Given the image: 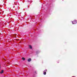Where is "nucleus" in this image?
<instances>
[{
    "mask_svg": "<svg viewBox=\"0 0 77 77\" xmlns=\"http://www.w3.org/2000/svg\"><path fill=\"white\" fill-rule=\"evenodd\" d=\"M77 21L76 20H75L73 21H72V24H75L77 23Z\"/></svg>",
    "mask_w": 77,
    "mask_h": 77,
    "instance_id": "nucleus-1",
    "label": "nucleus"
},
{
    "mask_svg": "<svg viewBox=\"0 0 77 77\" xmlns=\"http://www.w3.org/2000/svg\"><path fill=\"white\" fill-rule=\"evenodd\" d=\"M47 71V69H46L43 72V74H44V75H46V72Z\"/></svg>",
    "mask_w": 77,
    "mask_h": 77,
    "instance_id": "nucleus-2",
    "label": "nucleus"
},
{
    "mask_svg": "<svg viewBox=\"0 0 77 77\" xmlns=\"http://www.w3.org/2000/svg\"><path fill=\"white\" fill-rule=\"evenodd\" d=\"M29 47L30 48V49H32V47L31 45H29Z\"/></svg>",
    "mask_w": 77,
    "mask_h": 77,
    "instance_id": "nucleus-3",
    "label": "nucleus"
},
{
    "mask_svg": "<svg viewBox=\"0 0 77 77\" xmlns=\"http://www.w3.org/2000/svg\"><path fill=\"white\" fill-rule=\"evenodd\" d=\"M28 62H30V61H31V59L29 58V59H28Z\"/></svg>",
    "mask_w": 77,
    "mask_h": 77,
    "instance_id": "nucleus-4",
    "label": "nucleus"
},
{
    "mask_svg": "<svg viewBox=\"0 0 77 77\" xmlns=\"http://www.w3.org/2000/svg\"><path fill=\"white\" fill-rule=\"evenodd\" d=\"M22 59H23V60H25V59L23 57L22 58Z\"/></svg>",
    "mask_w": 77,
    "mask_h": 77,
    "instance_id": "nucleus-5",
    "label": "nucleus"
},
{
    "mask_svg": "<svg viewBox=\"0 0 77 77\" xmlns=\"http://www.w3.org/2000/svg\"><path fill=\"white\" fill-rule=\"evenodd\" d=\"M3 73V70H2V71L0 72V73L1 74H2Z\"/></svg>",
    "mask_w": 77,
    "mask_h": 77,
    "instance_id": "nucleus-6",
    "label": "nucleus"
},
{
    "mask_svg": "<svg viewBox=\"0 0 77 77\" xmlns=\"http://www.w3.org/2000/svg\"><path fill=\"white\" fill-rule=\"evenodd\" d=\"M1 69V64H0V70Z\"/></svg>",
    "mask_w": 77,
    "mask_h": 77,
    "instance_id": "nucleus-7",
    "label": "nucleus"
}]
</instances>
